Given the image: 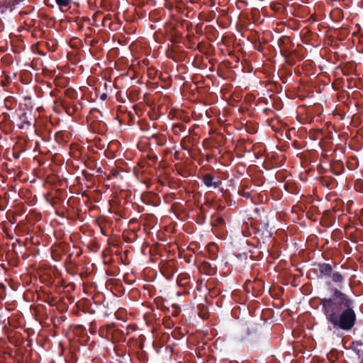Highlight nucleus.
<instances>
[{
	"label": "nucleus",
	"mask_w": 363,
	"mask_h": 363,
	"mask_svg": "<svg viewBox=\"0 0 363 363\" xmlns=\"http://www.w3.org/2000/svg\"><path fill=\"white\" fill-rule=\"evenodd\" d=\"M107 97H108L107 94L104 93V94H102L101 95L100 99H101L102 101H105V100L107 99Z\"/></svg>",
	"instance_id": "30"
},
{
	"label": "nucleus",
	"mask_w": 363,
	"mask_h": 363,
	"mask_svg": "<svg viewBox=\"0 0 363 363\" xmlns=\"http://www.w3.org/2000/svg\"><path fill=\"white\" fill-rule=\"evenodd\" d=\"M345 280L343 275L339 272H335L326 281L328 291L333 295H345L342 291L344 289Z\"/></svg>",
	"instance_id": "5"
},
{
	"label": "nucleus",
	"mask_w": 363,
	"mask_h": 363,
	"mask_svg": "<svg viewBox=\"0 0 363 363\" xmlns=\"http://www.w3.org/2000/svg\"><path fill=\"white\" fill-rule=\"evenodd\" d=\"M109 20H110V18H108V17H105V18H104V19H103V26H106V22H107L108 21H109Z\"/></svg>",
	"instance_id": "32"
},
{
	"label": "nucleus",
	"mask_w": 363,
	"mask_h": 363,
	"mask_svg": "<svg viewBox=\"0 0 363 363\" xmlns=\"http://www.w3.org/2000/svg\"><path fill=\"white\" fill-rule=\"evenodd\" d=\"M130 325L126 328V332L116 328L114 323L101 326L99 333L101 337H106L107 340L112 339L113 342H125L126 336L129 334Z\"/></svg>",
	"instance_id": "3"
},
{
	"label": "nucleus",
	"mask_w": 363,
	"mask_h": 363,
	"mask_svg": "<svg viewBox=\"0 0 363 363\" xmlns=\"http://www.w3.org/2000/svg\"><path fill=\"white\" fill-rule=\"evenodd\" d=\"M243 287L247 294L251 293L252 295H261L264 289V282L259 279L247 280Z\"/></svg>",
	"instance_id": "8"
},
{
	"label": "nucleus",
	"mask_w": 363,
	"mask_h": 363,
	"mask_svg": "<svg viewBox=\"0 0 363 363\" xmlns=\"http://www.w3.org/2000/svg\"><path fill=\"white\" fill-rule=\"evenodd\" d=\"M65 316L52 317L51 319L52 323L55 328H59L60 325L65 321Z\"/></svg>",
	"instance_id": "21"
},
{
	"label": "nucleus",
	"mask_w": 363,
	"mask_h": 363,
	"mask_svg": "<svg viewBox=\"0 0 363 363\" xmlns=\"http://www.w3.org/2000/svg\"><path fill=\"white\" fill-rule=\"evenodd\" d=\"M289 43H290V39L287 36H283L282 38H279L278 40V45L279 46L280 49H281V47H286V45Z\"/></svg>",
	"instance_id": "22"
},
{
	"label": "nucleus",
	"mask_w": 363,
	"mask_h": 363,
	"mask_svg": "<svg viewBox=\"0 0 363 363\" xmlns=\"http://www.w3.org/2000/svg\"><path fill=\"white\" fill-rule=\"evenodd\" d=\"M71 94H72V91H71L69 90H66L65 91V94L67 96H68L69 97H71V98H74V96H72Z\"/></svg>",
	"instance_id": "31"
},
{
	"label": "nucleus",
	"mask_w": 363,
	"mask_h": 363,
	"mask_svg": "<svg viewBox=\"0 0 363 363\" xmlns=\"http://www.w3.org/2000/svg\"><path fill=\"white\" fill-rule=\"evenodd\" d=\"M24 298V300L26 301H33V296H23Z\"/></svg>",
	"instance_id": "29"
},
{
	"label": "nucleus",
	"mask_w": 363,
	"mask_h": 363,
	"mask_svg": "<svg viewBox=\"0 0 363 363\" xmlns=\"http://www.w3.org/2000/svg\"><path fill=\"white\" fill-rule=\"evenodd\" d=\"M97 16H98V13H94L92 16V20L94 21V22H95L96 21V18H97Z\"/></svg>",
	"instance_id": "34"
},
{
	"label": "nucleus",
	"mask_w": 363,
	"mask_h": 363,
	"mask_svg": "<svg viewBox=\"0 0 363 363\" xmlns=\"http://www.w3.org/2000/svg\"><path fill=\"white\" fill-rule=\"evenodd\" d=\"M97 172H99V173H102V172H103V171H102V169H101V167H99V168L97 169Z\"/></svg>",
	"instance_id": "36"
},
{
	"label": "nucleus",
	"mask_w": 363,
	"mask_h": 363,
	"mask_svg": "<svg viewBox=\"0 0 363 363\" xmlns=\"http://www.w3.org/2000/svg\"><path fill=\"white\" fill-rule=\"evenodd\" d=\"M96 329H97V327H96V323H94V322L91 323V324H90V332L92 334H94L96 332Z\"/></svg>",
	"instance_id": "26"
},
{
	"label": "nucleus",
	"mask_w": 363,
	"mask_h": 363,
	"mask_svg": "<svg viewBox=\"0 0 363 363\" xmlns=\"http://www.w3.org/2000/svg\"><path fill=\"white\" fill-rule=\"evenodd\" d=\"M209 159H210V157L209 156H207V161H209Z\"/></svg>",
	"instance_id": "41"
},
{
	"label": "nucleus",
	"mask_w": 363,
	"mask_h": 363,
	"mask_svg": "<svg viewBox=\"0 0 363 363\" xmlns=\"http://www.w3.org/2000/svg\"><path fill=\"white\" fill-rule=\"evenodd\" d=\"M211 225L216 227L223 226L225 225L224 218L220 215L215 213L211 218Z\"/></svg>",
	"instance_id": "16"
},
{
	"label": "nucleus",
	"mask_w": 363,
	"mask_h": 363,
	"mask_svg": "<svg viewBox=\"0 0 363 363\" xmlns=\"http://www.w3.org/2000/svg\"><path fill=\"white\" fill-rule=\"evenodd\" d=\"M18 116L21 121V123L18 124L20 129L28 128L31 125L33 120L31 111H26L19 109Z\"/></svg>",
	"instance_id": "10"
},
{
	"label": "nucleus",
	"mask_w": 363,
	"mask_h": 363,
	"mask_svg": "<svg viewBox=\"0 0 363 363\" xmlns=\"http://www.w3.org/2000/svg\"><path fill=\"white\" fill-rule=\"evenodd\" d=\"M284 189H286L287 191H289L288 189V185L286 184H284Z\"/></svg>",
	"instance_id": "37"
},
{
	"label": "nucleus",
	"mask_w": 363,
	"mask_h": 363,
	"mask_svg": "<svg viewBox=\"0 0 363 363\" xmlns=\"http://www.w3.org/2000/svg\"><path fill=\"white\" fill-rule=\"evenodd\" d=\"M177 296L182 295V293H181V292H177Z\"/></svg>",
	"instance_id": "39"
},
{
	"label": "nucleus",
	"mask_w": 363,
	"mask_h": 363,
	"mask_svg": "<svg viewBox=\"0 0 363 363\" xmlns=\"http://www.w3.org/2000/svg\"><path fill=\"white\" fill-rule=\"evenodd\" d=\"M191 257H192V256L191 255L188 259H186V261L187 262L190 263V262H191Z\"/></svg>",
	"instance_id": "35"
},
{
	"label": "nucleus",
	"mask_w": 363,
	"mask_h": 363,
	"mask_svg": "<svg viewBox=\"0 0 363 363\" xmlns=\"http://www.w3.org/2000/svg\"><path fill=\"white\" fill-rule=\"evenodd\" d=\"M59 296H37L35 303L31 305L30 308L33 310L38 315H46L48 313V306L51 307L57 305L60 299Z\"/></svg>",
	"instance_id": "4"
},
{
	"label": "nucleus",
	"mask_w": 363,
	"mask_h": 363,
	"mask_svg": "<svg viewBox=\"0 0 363 363\" xmlns=\"http://www.w3.org/2000/svg\"><path fill=\"white\" fill-rule=\"evenodd\" d=\"M328 330H351L356 324L354 301L349 296H325L320 299Z\"/></svg>",
	"instance_id": "1"
},
{
	"label": "nucleus",
	"mask_w": 363,
	"mask_h": 363,
	"mask_svg": "<svg viewBox=\"0 0 363 363\" xmlns=\"http://www.w3.org/2000/svg\"><path fill=\"white\" fill-rule=\"evenodd\" d=\"M3 293L5 294L7 293L6 286L4 284L0 283V295Z\"/></svg>",
	"instance_id": "27"
},
{
	"label": "nucleus",
	"mask_w": 363,
	"mask_h": 363,
	"mask_svg": "<svg viewBox=\"0 0 363 363\" xmlns=\"http://www.w3.org/2000/svg\"><path fill=\"white\" fill-rule=\"evenodd\" d=\"M172 307L175 308L177 309V311L172 313L173 315L177 316L180 312V310L177 304H172Z\"/></svg>",
	"instance_id": "28"
},
{
	"label": "nucleus",
	"mask_w": 363,
	"mask_h": 363,
	"mask_svg": "<svg viewBox=\"0 0 363 363\" xmlns=\"http://www.w3.org/2000/svg\"><path fill=\"white\" fill-rule=\"evenodd\" d=\"M160 271L167 279H171L176 272L175 262L173 260H163L160 262Z\"/></svg>",
	"instance_id": "9"
},
{
	"label": "nucleus",
	"mask_w": 363,
	"mask_h": 363,
	"mask_svg": "<svg viewBox=\"0 0 363 363\" xmlns=\"http://www.w3.org/2000/svg\"><path fill=\"white\" fill-rule=\"evenodd\" d=\"M208 257L211 260H216L218 257V247L215 244L208 245Z\"/></svg>",
	"instance_id": "18"
},
{
	"label": "nucleus",
	"mask_w": 363,
	"mask_h": 363,
	"mask_svg": "<svg viewBox=\"0 0 363 363\" xmlns=\"http://www.w3.org/2000/svg\"><path fill=\"white\" fill-rule=\"evenodd\" d=\"M57 4L59 6L60 9L63 7H67L69 5L72 0H55Z\"/></svg>",
	"instance_id": "23"
},
{
	"label": "nucleus",
	"mask_w": 363,
	"mask_h": 363,
	"mask_svg": "<svg viewBox=\"0 0 363 363\" xmlns=\"http://www.w3.org/2000/svg\"><path fill=\"white\" fill-rule=\"evenodd\" d=\"M201 181L208 188L216 189L222 184V181L211 174H205L201 177Z\"/></svg>",
	"instance_id": "11"
},
{
	"label": "nucleus",
	"mask_w": 363,
	"mask_h": 363,
	"mask_svg": "<svg viewBox=\"0 0 363 363\" xmlns=\"http://www.w3.org/2000/svg\"><path fill=\"white\" fill-rule=\"evenodd\" d=\"M86 167H89V168L91 169V167L89 165L86 164Z\"/></svg>",
	"instance_id": "42"
},
{
	"label": "nucleus",
	"mask_w": 363,
	"mask_h": 363,
	"mask_svg": "<svg viewBox=\"0 0 363 363\" xmlns=\"http://www.w3.org/2000/svg\"><path fill=\"white\" fill-rule=\"evenodd\" d=\"M235 297L237 298L235 299V301H237L240 303H243L247 299V296H235Z\"/></svg>",
	"instance_id": "25"
},
{
	"label": "nucleus",
	"mask_w": 363,
	"mask_h": 363,
	"mask_svg": "<svg viewBox=\"0 0 363 363\" xmlns=\"http://www.w3.org/2000/svg\"><path fill=\"white\" fill-rule=\"evenodd\" d=\"M8 116H9L8 114H6L4 116V119H6Z\"/></svg>",
	"instance_id": "40"
},
{
	"label": "nucleus",
	"mask_w": 363,
	"mask_h": 363,
	"mask_svg": "<svg viewBox=\"0 0 363 363\" xmlns=\"http://www.w3.org/2000/svg\"><path fill=\"white\" fill-rule=\"evenodd\" d=\"M162 296H157L155 299V303L157 304V306L158 308H161V309H164V308H167L168 309L167 307H166L165 306L162 305L161 301H162V299H161Z\"/></svg>",
	"instance_id": "24"
},
{
	"label": "nucleus",
	"mask_w": 363,
	"mask_h": 363,
	"mask_svg": "<svg viewBox=\"0 0 363 363\" xmlns=\"http://www.w3.org/2000/svg\"><path fill=\"white\" fill-rule=\"evenodd\" d=\"M251 194L252 191L247 186L241 185L238 189V194L245 199H250L251 197Z\"/></svg>",
	"instance_id": "19"
},
{
	"label": "nucleus",
	"mask_w": 363,
	"mask_h": 363,
	"mask_svg": "<svg viewBox=\"0 0 363 363\" xmlns=\"http://www.w3.org/2000/svg\"><path fill=\"white\" fill-rule=\"evenodd\" d=\"M81 301L91 313H94L96 310L101 308H106L107 311L106 313L108 311L112 313L117 308L112 302L109 303L108 301L106 299V296H89L87 298H83Z\"/></svg>",
	"instance_id": "2"
},
{
	"label": "nucleus",
	"mask_w": 363,
	"mask_h": 363,
	"mask_svg": "<svg viewBox=\"0 0 363 363\" xmlns=\"http://www.w3.org/2000/svg\"><path fill=\"white\" fill-rule=\"evenodd\" d=\"M0 210H3V208H1V206H0Z\"/></svg>",
	"instance_id": "43"
},
{
	"label": "nucleus",
	"mask_w": 363,
	"mask_h": 363,
	"mask_svg": "<svg viewBox=\"0 0 363 363\" xmlns=\"http://www.w3.org/2000/svg\"><path fill=\"white\" fill-rule=\"evenodd\" d=\"M75 22H76V24L77 25V28H78L79 30H82L83 29V28L84 26V23H86L87 25L89 26V27L87 28V30H89V31L91 30V26H97L96 24L91 23L90 18L85 17V16H78L76 18Z\"/></svg>",
	"instance_id": "14"
},
{
	"label": "nucleus",
	"mask_w": 363,
	"mask_h": 363,
	"mask_svg": "<svg viewBox=\"0 0 363 363\" xmlns=\"http://www.w3.org/2000/svg\"><path fill=\"white\" fill-rule=\"evenodd\" d=\"M63 107L65 109L66 112L69 114L70 107L63 104Z\"/></svg>",
	"instance_id": "33"
},
{
	"label": "nucleus",
	"mask_w": 363,
	"mask_h": 363,
	"mask_svg": "<svg viewBox=\"0 0 363 363\" xmlns=\"http://www.w3.org/2000/svg\"><path fill=\"white\" fill-rule=\"evenodd\" d=\"M352 350L363 360V343L359 341H353L351 345Z\"/></svg>",
	"instance_id": "15"
},
{
	"label": "nucleus",
	"mask_w": 363,
	"mask_h": 363,
	"mask_svg": "<svg viewBox=\"0 0 363 363\" xmlns=\"http://www.w3.org/2000/svg\"><path fill=\"white\" fill-rule=\"evenodd\" d=\"M241 330L243 334V338H245L256 333L257 328L255 324L246 323L242 325Z\"/></svg>",
	"instance_id": "13"
},
{
	"label": "nucleus",
	"mask_w": 363,
	"mask_h": 363,
	"mask_svg": "<svg viewBox=\"0 0 363 363\" xmlns=\"http://www.w3.org/2000/svg\"><path fill=\"white\" fill-rule=\"evenodd\" d=\"M199 271L206 275L212 276L216 274L217 267L208 261H203L199 267Z\"/></svg>",
	"instance_id": "12"
},
{
	"label": "nucleus",
	"mask_w": 363,
	"mask_h": 363,
	"mask_svg": "<svg viewBox=\"0 0 363 363\" xmlns=\"http://www.w3.org/2000/svg\"><path fill=\"white\" fill-rule=\"evenodd\" d=\"M192 304L196 306L199 311V315L202 319L208 318V305L211 304L208 296H194Z\"/></svg>",
	"instance_id": "7"
},
{
	"label": "nucleus",
	"mask_w": 363,
	"mask_h": 363,
	"mask_svg": "<svg viewBox=\"0 0 363 363\" xmlns=\"http://www.w3.org/2000/svg\"><path fill=\"white\" fill-rule=\"evenodd\" d=\"M314 268L313 270L317 274L319 279H330L332 278L334 274L333 266L327 262H315L313 264Z\"/></svg>",
	"instance_id": "6"
},
{
	"label": "nucleus",
	"mask_w": 363,
	"mask_h": 363,
	"mask_svg": "<svg viewBox=\"0 0 363 363\" xmlns=\"http://www.w3.org/2000/svg\"><path fill=\"white\" fill-rule=\"evenodd\" d=\"M67 298H69V300L72 298V296H66Z\"/></svg>",
	"instance_id": "38"
},
{
	"label": "nucleus",
	"mask_w": 363,
	"mask_h": 363,
	"mask_svg": "<svg viewBox=\"0 0 363 363\" xmlns=\"http://www.w3.org/2000/svg\"><path fill=\"white\" fill-rule=\"evenodd\" d=\"M280 52L281 55L285 58L286 63L294 65V62L291 59V52L286 47H281Z\"/></svg>",
	"instance_id": "17"
},
{
	"label": "nucleus",
	"mask_w": 363,
	"mask_h": 363,
	"mask_svg": "<svg viewBox=\"0 0 363 363\" xmlns=\"http://www.w3.org/2000/svg\"><path fill=\"white\" fill-rule=\"evenodd\" d=\"M186 128V125L181 123H175L172 126V130L175 134L184 131Z\"/></svg>",
	"instance_id": "20"
}]
</instances>
